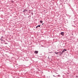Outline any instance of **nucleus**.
Here are the masks:
<instances>
[{"label":"nucleus","instance_id":"1","mask_svg":"<svg viewBox=\"0 0 78 78\" xmlns=\"http://www.w3.org/2000/svg\"><path fill=\"white\" fill-rule=\"evenodd\" d=\"M34 53H36V54H37V53H38V51H35L34 52Z\"/></svg>","mask_w":78,"mask_h":78},{"label":"nucleus","instance_id":"2","mask_svg":"<svg viewBox=\"0 0 78 78\" xmlns=\"http://www.w3.org/2000/svg\"><path fill=\"white\" fill-rule=\"evenodd\" d=\"M40 27L41 26H40V25H39L38 26H37L36 27V28H37L38 27Z\"/></svg>","mask_w":78,"mask_h":78},{"label":"nucleus","instance_id":"3","mask_svg":"<svg viewBox=\"0 0 78 78\" xmlns=\"http://www.w3.org/2000/svg\"><path fill=\"white\" fill-rule=\"evenodd\" d=\"M61 34L62 35V36H63L64 35V32H61Z\"/></svg>","mask_w":78,"mask_h":78},{"label":"nucleus","instance_id":"4","mask_svg":"<svg viewBox=\"0 0 78 78\" xmlns=\"http://www.w3.org/2000/svg\"><path fill=\"white\" fill-rule=\"evenodd\" d=\"M40 23H42V22H43V21H42L41 20L40 21Z\"/></svg>","mask_w":78,"mask_h":78},{"label":"nucleus","instance_id":"5","mask_svg":"<svg viewBox=\"0 0 78 78\" xmlns=\"http://www.w3.org/2000/svg\"><path fill=\"white\" fill-rule=\"evenodd\" d=\"M66 51V49H64V50H63V51H64H64Z\"/></svg>","mask_w":78,"mask_h":78},{"label":"nucleus","instance_id":"6","mask_svg":"<svg viewBox=\"0 0 78 78\" xmlns=\"http://www.w3.org/2000/svg\"><path fill=\"white\" fill-rule=\"evenodd\" d=\"M58 52H55V54H57L58 55Z\"/></svg>","mask_w":78,"mask_h":78},{"label":"nucleus","instance_id":"7","mask_svg":"<svg viewBox=\"0 0 78 78\" xmlns=\"http://www.w3.org/2000/svg\"><path fill=\"white\" fill-rule=\"evenodd\" d=\"M1 41H2V39H1Z\"/></svg>","mask_w":78,"mask_h":78},{"label":"nucleus","instance_id":"8","mask_svg":"<svg viewBox=\"0 0 78 78\" xmlns=\"http://www.w3.org/2000/svg\"><path fill=\"white\" fill-rule=\"evenodd\" d=\"M44 24L43 23V24H42V25H43Z\"/></svg>","mask_w":78,"mask_h":78}]
</instances>
